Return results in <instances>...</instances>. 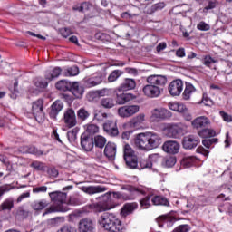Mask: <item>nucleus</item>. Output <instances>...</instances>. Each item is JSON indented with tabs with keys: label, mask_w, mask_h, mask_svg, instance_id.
I'll list each match as a JSON object with an SVG mask.
<instances>
[{
	"label": "nucleus",
	"mask_w": 232,
	"mask_h": 232,
	"mask_svg": "<svg viewBox=\"0 0 232 232\" xmlns=\"http://www.w3.org/2000/svg\"><path fill=\"white\" fill-rule=\"evenodd\" d=\"M136 86L137 83L135 82V80L127 78L121 85L115 90V92H128V90H135Z\"/></svg>",
	"instance_id": "nucleus-23"
},
{
	"label": "nucleus",
	"mask_w": 232,
	"mask_h": 232,
	"mask_svg": "<svg viewBox=\"0 0 232 232\" xmlns=\"http://www.w3.org/2000/svg\"><path fill=\"white\" fill-rule=\"evenodd\" d=\"M15 218L24 219L28 217V211L24 210L23 208H18L15 212Z\"/></svg>",
	"instance_id": "nucleus-47"
},
{
	"label": "nucleus",
	"mask_w": 232,
	"mask_h": 232,
	"mask_svg": "<svg viewBox=\"0 0 232 232\" xmlns=\"http://www.w3.org/2000/svg\"><path fill=\"white\" fill-rule=\"evenodd\" d=\"M49 197L52 202L58 204V206H66V202L68 201V199L66 198L67 195L64 192H50Z\"/></svg>",
	"instance_id": "nucleus-12"
},
{
	"label": "nucleus",
	"mask_w": 232,
	"mask_h": 232,
	"mask_svg": "<svg viewBox=\"0 0 232 232\" xmlns=\"http://www.w3.org/2000/svg\"><path fill=\"white\" fill-rule=\"evenodd\" d=\"M69 91L72 92V95H74L76 99H81L84 94V87L81 86L77 82L71 83Z\"/></svg>",
	"instance_id": "nucleus-24"
},
{
	"label": "nucleus",
	"mask_w": 232,
	"mask_h": 232,
	"mask_svg": "<svg viewBox=\"0 0 232 232\" xmlns=\"http://www.w3.org/2000/svg\"><path fill=\"white\" fill-rule=\"evenodd\" d=\"M104 155L107 156L108 159H115V155H117V145L112 142H108L105 145Z\"/></svg>",
	"instance_id": "nucleus-25"
},
{
	"label": "nucleus",
	"mask_w": 232,
	"mask_h": 232,
	"mask_svg": "<svg viewBox=\"0 0 232 232\" xmlns=\"http://www.w3.org/2000/svg\"><path fill=\"white\" fill-rule=\"evenodd\" d=\"M56 88L61 92H68L72 88V82L66 80H61L56 83Z\"/></svg>",
	"instance_id": "nucleus-35"
},
{
	"label": "nucleus",
	"mask_w": 232,
	"mask_h": 232,
	"mask_svg": "<svg viewBox=\"0 0 232 232\" xmlns=\"http://www.w3.org/2000/svg\"><path fill=\"white\" fill-rule=\"evenodd\" d=\"M175 164H177V158H175V156H169L165 158L164 165L166 166V168H173Z\"/></svg>",
	"instance_id": "nucleus-45"
},
{
	"label": "nucleus",
	"mask_w": 232,
	"mask_h": 232,
	"mask_svg": "<svg viewBox=\"0 0 232 232\" xmlns=\"http://www.w3.org/2000/svg\"><path fill=\"white\" fill-rule=\"evenodd\" d=\"M101 105L102 108L110 110L115 106V100H113V98H102L101 100Z\"/></svg>",
	"instance_id": "nucleus-36"
},
{
	"label": "nucleus",
	"mask_w": 232,
	"mask_h": 232,
	"mask_svg": "<svg viewBox=\"0 0 232 232\" xmlns=\"http://www.w3.org/2000/svg\"><path fill=\"white\" fill-rule=\"evenodd\" d=\"M134 144L139 150L151 151L162 144V136L153 131L139 133L135 138Z\"/></svg>",
	"instance_id": "nucleus-1"
},
{
	"label": "nucleus",
	"mask_w": 232,
	"mask_h": 232,
	"mask_svg": "<svg viewBox=\"0 0 232 232\" xmlns=\"http://www.w3.org/2000/svg\"><path fill=\"white\" fill-rule=\"evenodd\" d=\"M121 189H125V191H129L130 193V197H127V199L130 200L131 198H135V195H146L148 188L144 187H133L131 185L123 186Z\"/></svg>",
	"instance_id": "nucleus-11"
},
{
	"label": "nucleus",
	"mask_w": 232,
	"mask_h": 232,
	"mask_svg": "<svg viewBox=\"0 0 232 232\" xmlns=\"http://www.w3.org/2000/svg\"><path fill=\"white\" fill-rule=\"evenodd\" d=\"M148 85L143 87V93L150 99H155V97L160 96V87L165 86L168 82V78L165 75H150L147 78Z\"/></svg>",
	"instance_id": "nucleus-2"
},
{
	"label": "nucleus",
	"mask_w": 232,
	"mask_h": 232,
	"mask_svg": "<svg viewBox=\"0 0 232 232\" xmlns=\"http://www.w3.org/2000/svg\"><path fill=\"white\" fill-rule=\"evenodd\" d=\"M202 103H203L205 106H211V104H213V101L210 100L209 97H208V94L204 93V94H203V98H202Z\"/></svg>",
	"instance_id": "nucleus-61"
},
{
	"label": "nucleus",
	"mask_w": 232,
	"mask_h": 232,
	"mask_svg": "<svg viewBox=\"0 0 232 232\" xmlns=\"http://www.w3.org/2000/svg\"><path fill=\"white\" fill-rule=\"evenodd\" d=\"M78 118L81 119V121H86L90 117V112L86 111L84 108H81L77 112Z\"/></svg>",
	"instance_id": "nucleus-50"
},
{
	"label": "nucleus",
	"mask_w": 232,
	"mask_h": 232,
	"mask_svg": "<svg viewBox=\"0 0 232 232\" xmlns=\"http://www.w3.org/2000/svg\"><path fill=\"white\" fill-rule=\"evenodd\" d=\"M151 202L153 206H169V201L162 196H154Z\"/></svg>",
	"instance_id": "nucleus-34"
},
{
	"label": "nucleus",
	"mask_w": 232,
	"mask_h": 232,
	"mask_svg": "<svg viewBox=\"0 0 232 232\" xmlns=\"http://www.w3.org/2000/svg\"><path fill=\"white\" fill-rule=\"evenodd\" d=\"M57 232H77V230L73 227L64 226L61 229H59Z\"/></svg>",
	"instance_id": "nucleus-64"
},
{
	"label": "nucleus",
	"mask_w": 232,
	"mask_h": 232,
	"mask_svg": "<svg viewBox=\"0 0 232 232\" xmlns=\"http://www.w3.org/2000/svg\"><path fill=\"white\" fill-rule=\"evenodd\" d=\"M145 121L146 115L144 113H140L129 121V126L130 128H135L136 130H138V128L141 127L142 124H144Z\"/></svg>",
	"instance_id": "nucleus-22"
},
{
	"label": "nucleus",
	"mask_w": 232,
	"mask_h": 232,
	"mask_svg": "<svg viewBox=\"0 0 232 232\" xmlns=\"http://www.w3.org/2000/svg\"><path fill=\"white\" fill-rule=\"evenodd\" d=\"M63 108H64V103L61 100H56L52 105L49 115L51 119H57V116L61 111H63Z\"/></svg>",
	"instance_id": "nucleus-18"
},
{
	"label": "nucleus",
	"mask_w": 232,
	"mask_h": 232,
	"mask_svg": "<svg viewBox=\"0 0 232 232\" xmlns=\"http://www.w3.org/2000/svg\"><path fill=\"white\" fill-rule=\"evenodd\" d=\"M81 191L86 193L87 195H95V193H104V191H108V188L102 187L101 185L98 186H80Z\"/></svg>",
	"instance_id": "nucleus-16"
},
{
	"label": "nucleus",
	"mask_w": 232,
	"mask_h": 232,
	"mask_svg": "<svg viewBox=\"0 0 232 232\" xmlns=\"http://www.w3.org/2000/svg\"><path fill=\"white\" fill-rule=\"evenodd\" d=\"M96 95L98 97H110L111 95V89L104 88L96 91Z\"/></svg>",
	"instance_id": "nucleus-48"
},
{
	"label": "nucleus",
	"mask_w": 232,
	"mask_h": 232,
	"mask_svg": "<svg viewBox=\"0 0 232 232\" xmlns=\"http://www.w3.org/2000/svg\"><path fill=\"white\" fill-rule=\"evenodd\" d=\"M219 114L222 117L223 121H225V122H232L231 115L226 113L225 111H220Z\"/></svg>",
	"instance_id": "nucleus-62"
},
{
	"label": "nucleus",
	"mask_w": 232,
	"mask_h": 232,
	"mask_svg": "<svg viewBox=\"0 0 232 232\" xmlns=\"http://www.w3.org/2000/svg\"><path fill=\"white\" fill-rule=\"evenodd\" d=\"M122 71L121 70H114L111 72V73L109 75L108 77V81L109 82H115V81L117 80V78H119L120 76L122 75Z\"/></svg>",
	"instance_id": "nucleus-44"
},
{
	"label": "nucleus",
	"mask_w": 232,
	"mask_h": 232,
	"mask_svg": "<svg viewBox=\"0 0 232 232\" xmlns=\"http://www.w3.org/2000/svg\"><path fill=\"white\" fill-rule=\"evenodd\" d=\"M168 106L169 110L172 111H178V113H186V111H188V107L183 103L169 102Z\"/></svg>",
	"instance_id": "nucleus-29"
},
{
	"label": "nucleus",
	"mask_w": 232,
	"mask_h": 232,
	"mask_svg": "<svg viewBox=\"0 0 232 232\" xmlns=\"http://www.w3.org/2000/svg\"><path fill=\"white\" fill-rule=\"evenodd\" d=\"M103 130L108 133V135H111V137H117L119 135V129L117 128V121L113 120H108L103 124Z\"/></svg>",
	"instance_id": "nucleus-14"
},
{
	"label": "nucleus",
	"mask_w": 232,
	"mask_h": 232,
	"mask_svg": "<svg viewBox=\"0 0 232 232\" xmlns=\"http://www.w3.org/2000/svg\"><path fill=\"white\" fill-rule=\"evenodd\" d=\"M182 90H184V82L182 80H174L169 84V93L172 95V97H179L182 93Z\"/></svg>",
	"instance_id": "nucleus-10"
},
{
	"label": "nucleus",
	"mask_w": 232,
	"mask_h": 232,
	"mask_svg": "<svg viewBox=\"0 0 232 232\" xmlns=\"http://www.w3.org/2000/svg\"><path fill=\"white\" fill-rule=\"evenodd\" d=\"M14 189V186L10 184H5L0 186V198L3 197L5 193H8L9 191H12Z\"/></svg>",
	"instance_id": "nucleus-53"
},
{
	"label": "nucleus",
	"mask_w": 232,
	"mask_h": 232,
	"mask_svg": "<svg viewBox=\"0 0 232 232\" xmlns=\"http://www.w3.org/2000/svg\"><path fill=\"white\" fill-rule=\"evenodd\" d=\"M173 117V112L164 107L155 108L151 111V122H160L162 121H169Z\"/></svg>",
	"instance_id": "nucleus-4"
},
{
	"label": "nucleus",
	"mask_w": 232,
	"mask_h": 232,
	"mask_svg": "<svg viewBox=\"0 0 232 232\" xmlns=\"http://www.w3.org/2000/svg\"><path fill=\"white\" fill-rule=\"evenodd\" d=\"M95 227H93V221L91 218H82L79 222L80 232H93Z\"/></svg>",
	"instance_id": "nucleus-19"
},
{
	"label": "nucleus",
	"mask_w": 232,
	"mask_h": 232,
	"mask_svg": "<svg viewBox=\"0 0 232 232\" xmlns=\"http://www.w3.org/2000/svg\"><path fill=\"white\" fill-rule=\"evenodd\" d=\"M215 63H217V60L213 59L209 55L205 56L203 60V64L208 67L211 66V64H215Z\"/></svg>",
	"instance_id": "nucleus-56"
},
{
	"label": "nucleus",
	"mask_w": 232,
	"mask_h": 232,
	"mask_svg": "<svg viewBox=\"0 0 232 232\" xmlns=\"http://www.w3.org/2000/svg\"><path fill=\"white\" fill-rule=\"evenodd\" d=\"M13 208H14V199L12 198L5 199L0 205V209H2V211H6V210L11 211Z\"/></svg>",
	"instance_id": "nucleus-37"
},
{
	"label": "nucleus",
	"mask_w": 232,
	"mask_h": 232,
	"mask_svg": "<svg viewBox=\"0 0 232 232\" xmlns=\"http://www.w3.org/2000/svg\"><path fill=\"white\" fill-rule=\"evenodd\" d=\"M140 107L139 105H125L118 109V114L123 119L133 117L135 113H139Z\"/></svg>",
	"instance_id": "nucleus-6"
},
{
	"label": "nucleus",
	"mask_w": 232,
	"mask_h": 232,
	"mask_svg": "<svg viewBox=\"0 0 232 232\" xmlns=\"http://www.w3.org/2000/svg\"><path fill=\"white\" fill-rule=\"evenodd\" d=\"M63 75L65 77H75V75H79V67L72 66L65 69L63 72Z\"/></svg>",
	"instance_id": "nucleus-39"
},
{
	"label": "nucleus",
	"mask_w": 232,
	"mask_h": 232,
	"mask_svg": "<svg viewBox=\"0 0 232 232\" xmlns=\"http://www.w3.org/2000/svg\"><path fill=\"white\" fill-rule=\"evenodd\" d=\"M115 92L118 104H126V102H130V101H133V99H135V95L131 93L119 94L118 92Z\"/></svg>",
	"instance_id": "nucleus-27"
},
{
	"label": "nucleus",
	"mask_w": 232,
	"mask_h": 232,
	"mask_svg": "<svg viewBox=\"0 0 232 232\" xmlns=\"http://www.w3.org/2000/svg\"><path fill=\"white\" fill-rule=\"evenodd\" d=\"M94 119L99 122H102V121L108 119V114L106 112H101L100 111H94Z\"/></svg>",
	"instance_id": "nucleus-46"
},
{
	"label": "nucleus",
	"mask_w": 232,
	"mask_h": 232,
	"mask_svg": "<svg viewBox=\"0 0 232 232\" xmlns=\"http://www.w3.org/2000/svg\"><path fill=\"white\" fill-rule=\"evenodd\" d=\"M123 157L128 168H130V169H137V166H139V160L137 159V155L135 154V150H133L130 144H126L124 146Z\"/></svg>",
	"instance_id": "nucleus-5"
},
{
	"label": "nucleus",
	"mask_w": 232,
	"mask_h": 232,
	"mask_svg": "<svg viewBox=\"0 0 232 232\" xmlns=\"http://www.w3.org/2000/svg\"><path fill=\"white\" fill-rule=\"evenodd\" d=\"M162 148L163 151H166V153L176 155V153H179V150H180V144L177 141L169 140L163 144Z\"/></svg>",
	"instance_id": "nucleus-17"
},
{
	"label": "nucleus",
	"mask_w": 232,
	"mask_h": 232,
	"mask_svg": "<svg viewBox=\"0 0 232 232\" xmlns=\"http://www.w3.org/2000/svg\"><path fill=\"white\" fill-rule=\"evenodd\" d=\"M79 204H81V200L75 196L69 198L66 202V206H79Z\"/></svg>",
	"instance_id": "nucleus-55"
},
{
	"label": "nucleus",
	"mask_w": 232,
	"mask_h": 232,
	"mask_svg": "<svg viewBox=\"0 0 232 232\" xmlns=\"http://www.w3.org/2000/svg\"><path fill=\"white\" fill-rule=\"evenodd\" d=\"M61 72H63V69H61L60 67H54L53 69L47 71L45 74L46 81L57 79V77L61 75Z\"/></svg>",
	"instance_id": "nucleus-31"
},
{
	"label": "nucleus",
	"mask_w": 232,
	"mask_h": 232,
	"mask_svg": "<svg viewBox=\"0 0 232 232\" xmlns=\"http://www.w3.org/2000/svg\"><path fill=\"white\" fill-rule=\"evenodd\" d=\"M166 4H164V2H160L158 4H155L151 6V10L152 12H157L159 10H162V8H165Z\"/></svg>",
	"instance_id": "nucleus-59"
},
{
	"label": "nucleus",
	"mask_w": 232,
	"mask_h": 232,
	"mask_svg": "<svg viewBox=\"0 0 232 232\" xmlns=\"http://www.w3.org/2000/svg\"><path fill=\"white\" fill-rule=\"evenodd\" d=\"M122 195L119 192H113L111 193H106L103 196V198L107 200L106 204H101L100 205V211H109V209H111V205H110V202H111V198H121Z\"/></svg>",
	"instance_id": "nucleus-15"
},
{
	"label": "nucleus",
	"mask_w": 232,
	"mask_h": 232,
	"mask_svg": "<svg viewBox=\"0 0 232 232\" xmlns=\"http://www.w3.org/2000/svg\"><path fill=\"white\" fill-rule=\"evenodd\" d=\"M150 196H146L140 201V205L141 206L142 209H148V208L151 207V203H150Z\"/></svg>",
	"instance_id": "nucleus-54"
},
{
	"label": "nucleus",
	"mask_w": 232,
	"mask_h": 232,
	"mask_svg": "<svg viewBox=\"0 0 232 232\" xmlns=\"http://www.w3.org/2000/svg\"><path fill=\"white\" fill-rule=\"evenodd\" d=\"M140 166L141 169H150V168L153 166V163H151V160L149 159H143L140 161Z\"/></svg>",
	"instance_id": "nucleus-52"
},
{
	"label": "nucleus",
	"mask_w": 232,
	"mask_h": 232,
	"mask_svg": "<svg viewBox=\"0 0 232 232\" xmlns=\"http://www.w3.org/2000/svg\"><path fill=\"white\" fill-rule=\"evenodd\" d=\"M99 223L102 226L106 231L110 232H124V227H122V221L117 218L114 214L104 213L101 216Z\"/></svg>",
	"instance_id": "nucleus-3"
},
{
	"label": "nucleus",
	"mask_w": 232,
	"mask_h": 232,
	"mask_svg": "<svg viewBox=\"0 0 232 232\" xmlns=\"http://www.w3.org/2000/svg\"><path fill=\"white\" fill-rule=\"evenodd\" d=\"M198 30H201V32H208V30H209L211 27L209 26V24H206V22H200L198 25H197Z\"/></svg>",
	"instance_id": "nucleus-58"
},
{
	"label": "nucleus",
	"mask_w": 232,
	"mask_h": 232,
	"mask_svg": "<svg viewBox=\"0 0 232 232\" xmlns=\"http://www.w3.org/2000/svg\"><path fill=\"white\" fill-rule=\"evenodd\" d=\"M85 131L86 133H89V135H95V133H99V126L95 124L86 125Z\"/></svg>",
	"instance_id": "nucleus-43"
},
{
	"label": "nucleus",
	"mask_w": 232,
	"mask_h": 232,
	"mask_svg": "<svg viewBox=\"0 0 232 232\" xmlns=\"http://www.w3.org/2000/svg\"><path fill=\"white\" fill-rule=\"evenodd\" d=\"M63 222H64L63 217L54 218L50 220L51 226H61V224H63Z\"/></svg>",
	"instance_id": "nucleus-57"
},
{
	"label": "nucleus",
	"mask_w": 232,
	"mask_h": 232,
	"mask_svg": "<svg viewBox=\"0 0 232 232\" xmlns=\"http://www.w3.org/2000/svg\"><path fill=\"white\" fill-rule=\"evenodd\" d=\"M81 147L84 151H92L93 150V139L88 136V134H82Z\"/></svg>",
	"instance_id": "nucleus-21"
},
{
	"label": "nucleus",
	"mask_w": 232,
	"mask_h": 232,
	"mask_svg": "<svg viewBox=\"0 0 232 232\" xmlns=\"http://www.w3.org/2000/svg\"><path fill=\"white\" fill-rule=\"evenodd\" d=\"M31 168H34L37 171H44V169H46L44 163L41 161H33L31 163Z\"/></svg>",
	"instance_id": "nucleus-51"
},
{
	"label": "nucleus",
	"mask_w": 232,
	"mask_h": 232,
	"mask_svg": "<svg viewBox=\"0 0 232 232\" xmlns=\"http://www.w3.org/2000/svg\"><path fill=\"white\" fill-rule=\"evenodd\" d=\"M195 92H197L195 86H193V84L188 83L185 87V90L182 93V98L184 99V101H189L191 99V95H193Z\"/></svg>",
	"instance_id": "nucleus-32"
},
{
	"label": "nucleus",
	"mask_w": 232,
	"mask_h": 232,
	"mask_svg": "<svg viewBox=\"0 0 232 232\" xmlns=\"http://www.w3.org/2000/svg\"><path fill=\"white\" fill-rule=\"evenodd\" d=\"M63 122L67 128H74L77 126V116L73 109H67L63 112Z\"/></svg>",
	"instance_id": "nucleus-8"
},
{
	"label": "nucleus",
	"mask_w": 232,
	"mask_h": 232,
	"mask_svg": "<svg viewBox=\"0 0 232 232\" xmlns=\"http://www.w3.org/2000/svg\"><path fill=\"white\" fill-rule=\"evenodd\" d=\"M191 124L193 128L199 130V128H206V126H209L211 124V121H209L206 116H199L194 119Z\"/></svg>",
	"instance_id": "nucleus-20"
},
{
	"label": "nucleus",
	"mask_w": 232,
	"mask_h": 232,
	"mask_svg": "<svg viewBox=\"0 0 232 232\" xmlns=\"http://www.w3.org/2000/svg\"><path fill=\"white\" fill-rule=\"evenodd\" d=\"M106 138L103 136L98 135L94 138V144L96 148H100L101 150L106 146Z\"/></svg>",
	"instance_id": "nucleus-40"
},
{
	"label": "nucleus",
	"mask_w": 232,
	"mask_h": 232,
	"mask_svg": "<svg viewBox=\"0 0 232 232\" xmlns=\"http://www.w3.org/2000/svg\"><path fill=\"white\" fill-rule=\"evenodd\" d=\"M139 208V205L137 203H126L121 210V217H128V215H131L135 209Z\"/></svg>",
	"instance_id": "nucleus-26"
},
{
	"label": "nucleus",
	"mask_w": 232,
	"mask_h": 232,
	"mask_svg": "<svg viewBox=\"0 0 232 232\" xmlns=\"http://www.w3.org/2000/svg\"><path fill=\"white\" fill-rule=\"evenodd\" d=\"M195 160H197V158L194 156H185L181 161V164L185 166V168H190Z\"/></svg>",
	"instance_id": "nucleus-41"
},
{
	"label": "nucleus",
	"mask_w": 232,
	"mask_h": 232,
	"mask_svg": "<svg viewBox=\"0 0 232 232\" xmlns=\"http://www.w3.org/2000/svg\"><path fill=\"white\" fill-rule=\"evenodd\" d=\"M49 204L46 199L35 200L32 203L31 207L34 211H43L44 208H48Z\"/></svg>",
	"instance_id": "nucleus-30"
},
{
	"label": "nucleus",
	"mask_w": 232,
	"mask_h": 232,
	"mask_svg": "<svg viewBox=\"0 0 232 232\" xmlns=\"http://www.w3.org/2000/svg\"><path fill=\"white\" fill-rule=\"evenodd\" d=\"M66 211H70V208H68V206H64V205H58V206H51L49 208H46L45 212L44 213V215H48L50 213H66Z\"/></svg>",
	"instance_id": "nucleus-28"
},
{
	"label": "nucleus",
	"mask_w": 232,
	"mask_h": 232,
	"mask_svg": "<svg viewBox=\"0 0 232 232\" xmlns=\"http://www.w3.org/2000/svg\"><path fill=\"white\" fill-rule=\"evenodd\" d=\"M102 82V76L98 75L94 77H91L86 80L85 85L87 88H93V86H99Z\"/></svg>",
	"instance_id": "nucleus-33"
},
{
	"label": "nucleus",
	"mask_w": 232,
	"mask_h": 232,
	"mask_svg": "<svg viewBox=\"0 0 232 232\" xmlns=\"http://www.w3.org/2000/svg\"><path fill=\"white\" fill-rule=\"evenodd\" d=\"M198 135H199V137H202L203 139H206L208 137H215V135H217V132L213 129H203L198 132Z\"/></svg>",
	"instance_id": "nucleus-38"
},
{
	"label": "nucleus",
	"mask_w": 232,
	"mask_h": 232,
	"mask_svg": "<svg viewBox=\"0 0 232 232\" xmlns=\"http://www.w3.org/2000/svg\"><path fill=\"white\" fill-rule=\"evenodd\" d=\"M200 143V139L195 135H188L183 139L182 144L185 150H193Z\"/></svg>",
	"instance_id": "nucleus-13"
},
{
	"label": "nucleus",
	"mask_w": 232,
	"mask_h": 232,
	"mask_svg": "<svg viewBox=\"0 0 232 232\" xmlns=\"http://www.w3.org/2000/svg\"><path fill=\"white\" fill-rule=\"evenodd\" d=\"M48 191V187L42 186V187H35L33 188V193H46Z\"/></svg>",
	"instance_id": "nucleus-60"
},
{
	"label": "nucleus",
	"mask_w": 232,
	"mask_h": 232,
	"mask_svg": "<svg viewBox=\"0 0 232 232\" xmlns=\"http://www.w3.org/2000/svg\"><path fill=\"white\" fill-rule=\"evenodd\" d=\"M32 113L37 122H43V121H44L43 100H37L36 102H33Z\"/></svg>",
	"instance_id": "nucleus-7"
},
{
	"label": "nucleus",
	"mask_w": 232,
	"mask_h": 232,
	"mask_svg": "<svg viewBox=\"0 0 232 232\" xmlns=\"http://www.w3.org/2000/svg\"><path fill=\"white\" fill-rule=\"evenodd\" d=\"M77 133H79V130L77 128L72 129L67 132V138L69 142H73V140L77 139Z\"/></svg>",
	"instance_id": "nucleus-49"
},
{
	"label": "nucleus",
	"mask_w": 232,
	"mask_h": 232,
	"mask_svg": "<svg viewBox=\"0 0 232 232\" xmlns=\"http://www.w3.org/2000/svg\"><path fill=\"white\" fill-rule=\"evenodd\" d=\"M26 151L27 153H30L31 155H35L36 157H41V155H46V153H44L43 150L34 146L28 147Z\"/></svg>",
	"instance_id": "nucleus-42"
},
{
	"label": "nucleus",
	"mask_w": 232,
	"mask_h": 232,
	"mask_svg": "<svg viewBox=\"0 0 232 232\" xmlns=\"http://www.w3.org/2000/svg\"><path fill=\"white\" fill-rule=\"evenodd\" d=\"M165 133H167L168 137H172L173 139H177L179 137V133L182 131L181 124L175 123H166L163 128Z\"/></svg>",
	"instance_id": "nucleus-9"
},
{
	"label": "nucleus",
	"mask_w": 232,
	"mask_h": 232,
	"mask_svg": "<svg viewBox=\"0 0 232 232\" xmlns=\"http://www.w3.org/2000/svg\"><path fill=\"white\" fill-rule=\"evenodd\" d=\"M91 6L92 5H90V3L84 2L80 5V12H82V13L88 12V10H90Z\"/></svg>",
	"instance_id": "nucleus-63"
}]
</instances>
